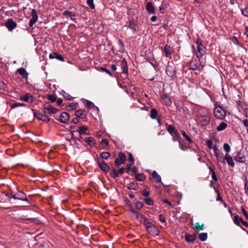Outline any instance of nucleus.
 <instances>
[{"mask_svg": "<svg viewBox=\"0 0 248 248\" xmlns=\"http://www.w3.org/2000/svg\"><path fill=\"white\" fill-rule=\"evenodd\" d=\"M214 115L217 119L219 120H224L226 117L225 111L217 102L214 104Z\"/></svg>", "mask_w": 248, "mask_h": 248, "instance_id": "nucleus-1", "label": "nucleus"}, {"mask_svg": "<svg viewBox=\"0 0 248 248\" xmlns=\"http://www.w3.org/2000/svg\"><path fill=\"white\" fill-rule=\"evenodd\" d=\"M7 196H8L10 201H11L12 199H14L23 201L29 202L26 195L22 191H18L15 194L12 193L11 194L9 195H7Z\"/></svg>", "mask_w": 248, "mask_h": 248, "instance_id": "nucleus-2", "label": "nucleus"}, {"mask_svg": "<svg viewBox=\"0 0 248 248\" xmlns=\"http://www.w3.org/2000/svg\"><path fill=\"white\" fill-rule=\"evenodd\" d=\"M214 150L217 161L221 163L223 165H225V155H224V154L220 151L217 147H214Z\"/></svg>", "mask_w": 248, "mask_h": 248, "instance_id": "nucleus-3", "label": "nucleus"}, {"mask_svg": "<svg viewBox=\"0 0 248 248\" xmlns=\"http://www.w3.org/2000/svg\"><path fill=\"white\" fill-rule=\"evenodd\" d=\"M197 45V48L198 50V58L202 57L205 54V48L203 45H202L200 40H197L196 41Z\"/></svg>", "mask_w": 248, "mask_h": 248, "instance_id": "nucleus-4", "label": "nucleus"}, {"mask_svg": "<svg viewBox=\"0 0 248 248\" xmlns=\"http://www.w3.org/2000/svg\"><path fill=\"white\" fill-rule=\"evenodd\" d=\"M44 109L45 110L44 113H48L49 114H56L58 109L56 108H53L49 103H46L44 105Z\"/></svg>", "mask_w": 248, "mask_h": 248, "instance_id": "nucleus-5", "label": "nucleus"}, {"mask_svg": "<svg viewBox=\"0 0 248 248\" xmlns=\"http://www.w3.org/2000/svg\"><path fill=\"white\" fill-rule=\"evenodd\" d=\"M148 233L152 235L156 236L159 234V232L156 227L152 223L146 228Z\"/></svg>", "mask_w": 248, "mask_h": 248, "instance_id": "nucleus-6", "label": "nucleus"}, {"mask_svg": "<svg viewBox=\"0 0 248 248\" xmlns=\"http://www.w3.org/2000/svg\"><path fill=\"white\" fill-rule=\"evenodd\" d=\"M56 119L59 120L61 123L67 124L70 119V115L65 112H62L59 118H56Z\"/></svg>", "mask_w": 248, "mask_h": 248, "instance_id": "nucleus-7", "label": "nucleus"}, {"mask_svg": "<svg viewBox=\"0 0 248 248\" xmlns=\"http://www.w3.org/2000/svg\"><path fill=\"white\" fill-rule=\"evenodd\" d=\"M126 159V157L125 155L123 153H120L119 154V158L115 160V163L117 166L119 167L122 164L125 163Z\"/></svg>", "mask_w": 248, "mask_h": 248, "instance_id": "nucleus-8", "label": "nucleus"}, {"mask_svg": "<svg viewBox=\"0 0 248 248\" xmlns=\"http://www.w3.org/2000/svg\"><path fill=\"white\" fill-rule=\"evenodd\" d=\"M20 100L27 103H32L34 100V97L30 93H26L20 97Z\"/></svg>", "mask_w": 248, "mask_h": 248, "instance_id": "nucleus-9", "label": "nucleus"}, {"mask_svg": "<svg viewBox=\"0 0 248 248\" xmlns=\"http://www.w3.org/2000/svg\"><path fill=\"white\" fill-rule=\"evenodd\" d=\"M34 115L39 120L44 122L48 123L50 121L49 118L46 115L43 114L38 111L34 112Z\"/></svg>", "mask_w": 248, "mask_h": 248, "instance_id": "nucleus-10", "label": "nucleus"}, {"mask_svg": "<svg viewBox=\"0 0 248 248\" xmlns=\"http://www.w3.org/2000/svg\"><path fill=\"white\" fill-rule=\"evenodd\" d=\"M209 115H210L209 112L206 108H201L198 110V119L203 117L207 118V116Z\"/></svg>", "mask_w": 248, "mask_h": 248, "instance_id": "nucleus-11", "label": "nucleus"}, {"mask_svg": "<svg viewBox=\"0 0 248 248\" xmlns=\"http://www.w3.org/2000/svg\"><path fill=\"white\" fill-rule=\"evenodd\" d=\"M31 18L29 22V26L30 27H32L38 20L37 12L34 9H32L31 10Z\"/></svg>", "mask_w": 248, "mask_h": 248, "instance_id": "nucleus-12", "label": "nucleus"}, {"mask_svg": "<svg viewBox=\"0 0 248 248\" xmlns=\"http://www.w3.org/2000/svg\"><path fill=\"white\" fill-rule=\"evenodd\" d=\"M98 164L100 168L104 171L107 172L109 170V167L102 160H98Z\"/></svg>", "mask_w": 248, "mask_h": 248, "instance_id": "nucleus-13", "label": "nucleus"}, {"mask_svg": "<svg viewBox=\"0 0 248 248\" xmlns=\"http://www.w3.org/2000/svg\"><path fill=\"white\" fill-rule=\"evenodd\" d=\"M146 9L149 14H155V7L152 2H148L146 5Z\"/></svg>", "mask_w": 248, "mask_h": 248, "instance_id": "nucleus-14", "label": "nucleus"}, {"mask_svg": "<svg viewBox=\"0 0 248 248\" xmlns=\"http://www.w3.org/2000/svg\"><path fill=\"white\" fill-rule=\"evenodd\" d=\"M6 25L9 31L13 30L16 27V23L12 19H8L6 23Z\"/></svg>", "mask_w": 248, "mask_h": 248, "instance_id": "nucleus-15", "label": "nucleus"}, {"mask_svg": "<svg viewBox=\"0 0 248 248\" xmlns=\"http://www.w3.org/2000/svg\"><path fill=\"white\" fill-rule=\"evenodd\" d=\"M234 159L236 161L240 163H243L245 161V156L240 152L237 153V155L234 156Z\"/></svg>", "mask_w": 248, "mask_h": 248, "instance_id": "nucleus-16", "label": "nucleus"}, {"mask_svg": "<svg viewBox=\"0 0 248 248\" xmlns=\"http://www.w3.org/2000/svg\"><path fill=\"white\" fill-rule=\"evenodd\" d=\"M76 115L81 119H85L86 118V114L85 110L81 109L76 111Z\"/></svg>", "mask_w": 248, "mask_h": 248, "instance_id": "nucleus-17", "label": "nucleus"}, {"mask_svg": "<svg viewBox=\"0 0 248 248\" xmlns=\"http://www.w3.org/2000/svg\"><path fill=\"white\" fill-rule=\"evenodd\" d=\"M167 131L172 136H177L179 135L178 132L175 130L174 126L172 125H168L167 127Z\"/></svg>", "mask_w": 248, "mask_h": 248, "instance_id": "nucleus-18", "label": "nucleus"}, {"mask_svg": "<svg viewBox=\"0 0 248 248\" xmlns=\"http://www.w3.org/2000/svg\"><path fill=\"white\" fill-rule=\"evenodd\" d=\"M49 58L50 59H56L61 61H63V58L62 56V55H59L57 52H54L52 54H50L49 55Z\"/></svg>", "mask_w": 248, "mask_h": 248, "instance_id": "nucleus-19", "label": "nucleus"}, {"mask_svg": "<svg viewBox=\"0 0 248 248\" xmlns=\"http://www.w3.org/2000/svg\"><path fill=\"white\" fill-rule=\"evenodd\" d=\"M225 160H226L228 164L232 167L234 166V163L233 162L232 157L229 155V154H226L225 155Z\"/></svg>", "mask_w": 248, "mask_h": 248, "instance_id": "nucleus-20", "label": "nucleus"}, {"mask_svg": "<svg viewBox=\"0 0 248 248\" xmlns=\"http://www.w3.org/2000/svg\"><path fill=\"white\" fill-rule=\"evenodd\" d=\"M164 51L165 53V56L168 57L171 55L172 49L170 47V46H168L167 45H166L164 47Z\"/></svg>", "mask_w": 248, "mask_h": 248, "instance_id": "nucleus-21", "label": "nucleus"}, {"mask_svg": "<svg viewBox=\"0 0 248 248\" xmlns=\"http://www.w3.org/2000/svg\"><path fill=\"white\" fill-rule=\"evenodd\" d=\"M63 15L65 16H67L70 17V19L73 20L75 21L76 19L75 18V14L72 12L69 11H65L63 13Z\"/></svg>", "mask_w": 248, "mask_h": 248, "instance_id": "nucleus-22", "label": "nucleus"}, {"mask_svg": "<svg viewBox=\"0 0 248 248\" xmlns=\"http://www.w3.org/2000/svg\"><path fill=\"white\" fill-rule=\"evenodd\" d=\"M199 66V63L196 60H192L190 62L189 68L192 70H196Z\"/></svg>", "mask_w": 248, "mask_h": 248, "instance_id": "nucleus-23", "label": "nucleus"}, {"mask_svg": "<svg viewBox=\"0 0 248 248\" xmlns=\"http://www.w3.org/2000/svg\"><path fill=\"white\" fill-rule=\"evenodd\" d=\"M127 188L129 189L136 190L139 188V186L137 183L131 182L127 184Z\"/></svg>", "mask_w": 248, "mask_h": 248, "instance_id": "nucleus-24", "label": "nucleus"}, {"mask_svg": "<svg viewBox=\"0 0 248 248\" xmlns=\"http://www.w3.org/2000/svg\"><path fill=\"white\" fill-rule=\"evenodd\" d=\"M18 73L22 77L24 78H27L28 77V74L26 71V69L24 68H20L17 70Z\"/></svg>", "mask_w": 248, "mask_h": 248, "instance_id": "nucleus-25", "label": "nucleus"}, {"mask_svg": "<svg viewBox=\"0 0 248 248\" xmlns=\"http://www.w3.org/2000/svg\"><path fill=\"white\" fill-rule=\"evenodd\" d=\"M88 130V128L85 126H81L80 127H78V129L77 130L80 135L82 134H88V133L87 132Z\"/></svg>", "mask_w": 248, "mask_h": 248, "instance_id": "nucleus-26", "label": "nucleus"}, {"mask_svg": "<svg viewBox=\"0 0 248 248\" xmlns=\"http://www.w3.org/2000/svg\"><path fill=\"white\" fill-rule=\"evenodd\" d=\"M121 65L122 69V72L123 73H126L127 72V65L126 62L124 59L122 61Z\"/></svg>", "mask_w": 248, "mask_h": 248, "instance_id": "nucleus-27", "label": "nucleus"}, {"mask_svg": "<svg viewBox=\"0 0 248 248\" xmlns=\"http://www.w3.org/2000/svg\"><path fill=\"white\" fill-rule=\"evenodd\" d=\"M227 127V123L222 122L219 124L217 126V130L218 131H221L224 130Z\"/></svg>", "mask_w": 248, "mask_h": 248, "instance_id": "nucleus-28", "label": "nucleus"}, {"mask_svg": "<svg viewBox=\"0 0 248 248\" xmlns=\"http://www.w3.org/2000/svg\"><path fill=\"white\" fill-rule=\"evenodd\" d=\"M152 176L153 178L155 180L157 183H160L161 181V178L160 176L157 173V172L154 170L152 173Z\"/></svg>", "mask_w": 248, "mask_h": 248, "instance_id": "nucleus-29", "label": "nucleus"}, {"mask_svg": "<svg viewBox=\"0 0 248 248\" xmlns=\"http://www.w3.org/2000/svg\"><path fill=\"white\" fill-rule=\"evenodd\" d=\"M140 222L144 225L146 228L147 227V226H149L152 223V222H150L147 218L144 217Z\"/></svg>", "mask_w": 248, "mask_h": 248, "instance_id": "nucleus-30", "label": "nucleus"}, {"mask_svg": "<svg viewBox=\"0 0 248 248\" xmlns=\"http://www.w3.org/2000/svg\"><path fill=\"white\" fill-rule=\"evenodd\" d=\"M207 118L203 117V118H200L199 119V121L202 123L203 124H207L210 120V115L207 116Z\"/></svg>", "mask_w": 248, "mask_h": 248, "instance_id": "nucleus-31", "label": "nucleus"}, {"mask_svg": "<svg viewBox=\"0 0 248 248\" xmlns=\"http://www.w3.org/2000/svg\"><path fill=\"white\" fill-rule=\"evenodd\" d=\"M94 140V138L91 137L86 138L85 140V141L88 143L90 146L94 145L95 144Z\"/></svg>", "mask_w": 248, "mask_h": 248, "instance_id": "nucleus-32", "label": "nucleus"}, {"mask_svg": "<svg viewBox=\"0 0 248 248\" xmlns=\"http://www.w3.org/2000/svg\"><path fill=\"white\" fill-rule=\"evenodd\" d=\"M242 218L238 216H235L233 219L234 223L237 226H240V222L242 221Z\"/></svg>", "mask_w": 248, "mask_h": 248, "instance_id": "nucleus-33", "label": "nucleus"}, {"mask_svg": "<svg viewBox=\"0 0 248 248\" xmlns=\"http://www.w3.org/2000/svg\"><path fill=\"white\" fill-rule=\"evenodd\" d=\"M194 229L198 231H202L204 229V224L200 225L199 222H197L195 224Z\"/></svg>", "mask_w": 248, "mask_h": 248, "instance_id": "nucleus-34", "label": "nucleus"}, {"mask_svg": "<svg viewBox=\"0 0 248 248\" xmlns=\"http://www.w3.org/2000/svg\"><path fill=\"white\" fill-rule=\"evenodd\" d=\"M195 236L194 235L186 234V239L187 242H193L195 240Z\"/></svg>", "mask_w": 248, "mask_h": 248, "instance_id": "nucleus-35", "label": "nucleus"}, {"mask_svg": "<svg viewBox=\"0 0 248 248\" xmlns=\"http://www.w3.org/2000/svg\"><path fill=\"white\" fill-rule=\"evenodd\" d=\"M157 111L155 108L151 109L150 111V117L152 119L156 118L157 117Z\"/></svg>", "mask_w": 248, "mask_h": 248, "instance_id": "nucleus-36", "label": "nucleus"}, {"mask_svg": "<svg viewBox=\"0 0 248 248\" xmlns=\"http://www.w3.org/2000/svg\"><path fill=\"white\" fill-rule=\"evenodd\" d=\"M26 105L24 103H15L11 105V108H15L18 107H25Z\"/></svg>", "mask_w": 248, "mask_h": 248, "instance_id": "nucleus-37", "label": "nucleus"}, {"mask_svg": "<svg viewBox=\"0 0 248 248\" xmlns=\"http://www.w3.org/2000/svg\"><path fill=\"white\" fill-rule=\"evenodd\" d=\"M145 177L144 174H137L136 175V179L137 180L139 181H143L144 180Z\"/></svg>", "mask_w": 248, "mask_h": 248, "instance_id": "nucleus-38", "label": "nucleus"}, {"mask_svg": "<svg viewBox=\"0 0 248 248\" xmlns=\"http://www.w3.org/2000/svg\"><path fill=\"white\" fill-rule=\"evenodd\" d=\"M206 144L208 146V147L210 149H212L213 148H214V147H216V146L215 145H214V144H213V141H212V140H208L206 141Z\"/></svg>", "mask_w": 248, "mask_h": 248, "instance_id": "nucleus-39", "label": "nucleus"}, {"mask_svg": "<svg viewBox=\"0 0 248 248\" xmlns=\"http://www.w3.org/2000/svg\"><path fill=\"white\" fill-rule=\"evenodd\" d=\"M101 156L103 159H108L110 156V154L108 152H104L101 153Z\"/></svg>", "mask_w": 248, "mask_h": 248, "instance_id": "nucleus-40", "label": "nucleus"}, {"mask_svg": "<svg viewBox=\"0 0 248 248\" xmlns=\"http://www.w3.org/2000/svg\"><path fill=\"white\" fill-rule=\"evenodd\" d=\"M135 203L136 208L138 210L141 209L143 206V203L140 201H135Z\"/></svg>", "mask_w": 248, "mask_h": 248, "instance_id": "nucleus-41", "label": "nucleus"}, {"mask_svg": "<svg viewBox=\"0 0 248 248\" xmlns=\"http://www.w3.org/2000/svg\"><path fill=\"white\" fill-rule=\"evenodd\" d=\"M207 238V234L206 233H201L199 235V239L202 241H205Z\"/></svg>", "mask_w": 248, "mask_h": 248, "instance_id": "nucleus-42", "label": "nucleus"}, {"mask_svg": "<svg viewBox=\"0 0 248 248\" xmlns=\"http://www.w3.org/2000/svg\"><path fill=\"white\" fill-rule=\"evenodd\" d=\"M126 206L128 209L132 213H135L136 210L133 208L132 205L129 203V202L128 201L126 202Z\"/></svg>", "mask_w": 248, "mask_h": 248, "instance_id": "nucleus-43", "label": "nucleus"}, {"mask_svg": "<svg viewBox=\"0 0 248 248\" xmlns=\"http://www.w3.org/2000/svg\"><path fill=\"white\" fill-rule=\"evenodd\" d=\"M87 3L91 9H94L95 8L93 0H87Z\"/></svg>", "mask_w": 248, "mask_h": 248, "instance_id": "nucleus-44", "label": "nucleus"}, {"mask_svg": "<svg viewBox=\"0 0 248 248\" xmlns=\"http://www.w3.org/2000/svg\"><path fill=\"white\" fill-rule=\"evenodd\" d=\"M134 216H135L136 218L139 221H140L141 219L143 218V216L142 215L140 214V213H138L136 211L135 213H133Z\"/></svg>", "mask_w": 248, "mask_h": 248, "instance_id": "nucleus-45", "label": "nucleus"}, {"mask_svg": "<svg viewBox=\"0 0 248 248\" xmlns=\"http://www.w3.org/2000/svg\"><path fill=\"white\" fill-rule=\"evenodd\" d=\"M145 202L148 205H152L154 204L153 201L150 198H146L145 199Z\"/></svg>", "mask_w": 248, "mask_h": 248, "instance_id": "nucleus-46", "label": "nucleus"}, {"mask_svg": "<svg viewBox=\"0 0 248 248\" xmlns=\"http://www.w3.org/2000/svg\"><path fill=\"white\" fill-rule=\"evenodd\" d=\"M223 148L226 154H229L231 150V147L228 143H224L223 145Z\"/></svg>", "mask_w": 248, "mask_h": 248, "instance_id": "nucleus-47", "label": "nucleus"}, {"mask_svg": "<svg viewBox=\"0 0 248 248\" xmlns=\"http://www.w3.org/2000/svg\"><path fill=\"white\" fill-rule=\"evenodd\" d=\"M85 106L88 108H93L94 104L93 103H92V102H91L90 101L86 100Z\"/></svg>", "mask_w": 248, "mask_h": 248, "instance_id": "nucleus-48", "label": "nucleus"}, {"mask_svg": "<svg viewBox=\"0 0 248 248\" xmlns=\"http://www.w3.org/2000/svg\"><path fill=\"white\" fill-rule=\"evenodd\" d=\"M182 136L185 137L186 138V139L188 140V141L189 142V143H191L192 142V140L191 139H190V138L186 134V132H185V131H183L182 133Z\"/></svg>", "mask_w": 248, "mask_h": 248, "instance_id": "nucleus-49", "label": "nucleus"}, {"mask_svg": "<svg viewBox=\"0 0 248 248\" xmlns=\"http://www.w3.org/2000/svg\"><path fill=\"white\" fill-rule=\"evenodd\" d=\"M129 27L134 32L136 31V29L135 28V24L133 21L130 22Z\"/></svg>", "mask_w": 248, "mask_h": 248, "instance_id": "nucleus-50", "label": "nucleus"}, {"mask_svg": "<svg viewBox=\"0 0 248 248\" xmlns=\"http://www.w3.org/2000/svg\"><path fill=\"white\" fill-rule=\"evenodd\" d=\"M241 11L243 16L248 17V7H246L245 9H241Z\"/></svg>", "mask_w": 248, "mask_h": 248, "instance_id": "nucleus-51", "label": "nucleus"}, {"mask_svg": "<svg viewBox=\"0 0 248 248\" xmlns=\"http://www.w3.org/2000/svg\"><path fill=\"white\" fill-rule=\"evenodd\" d=\"M111 175L113 178H116L119 176V172L116 170L113 169L111 172Z\"/></svg>", "mask_w": 248, "mask_h": 248, "instance_id": "nucleus-52", "label": "nucleus"}, {"mask_svg": "<svg viewBox=\"0 0 248 248\" xmlns=\"http://www.w3.org/2000/svg\"><path fill=\"white\" fill-rule=\"evenodd\" d=\"M101 70L103 72H105L106 73H107L108 75H109L110 77H113V75L112 73L110 72V71L108 70V69L105 68V67H101Z\"/></svg>", "mask_w": 248, "mask_h": 248, "instance_id": "nucleus-53", "label": "nucleus"}, {"mask_svg": "<svg viewBox=\"0 0 248 248\" xmlns=\"http://www.w3.org/2000/svg\"><path fill=\"white\" fill-rule=\"evenodd\" d=\"M128 160L130 162H131L132 164H134V159L133 157V155L131 153H129V158Z\"/></svg>", "mask_w": 248, "mask_h": 248, "instance_id": "nucleus-54", "label": "nucleus"}, {"mask_svg": "<svg viewBox=\"0 0 248 248\" xmlns=\"http://www.w3.org/2000/svg\"><path fill=\"white\" fill-rule=\"evenodd\" d=\"M101 144L105 146H107L108 145V141L106 139H103L101 141Z\"/></svg>", "mask_w": 248, "mask_h": 248, "instance_id": "nucleus-55", "label": "nucleus"}, {"mask_svg": "<svg viewBox=\"0 0 248 248\" xmlns=\"http://www.w3.org/2000/svg\"><path fill=\"white\" fill-rule=\"evenodd\" d=\"M242 211L246 219L248 220V214L246 212V210L244 208H242Z\"/></svg>", "mask_w": 248, "mask_h": 248, "instance_id": "nucleus-56", "label": "nucleus"}, {"mask_svg": "<svg viewBox=\"0 0 248 248\" xmlns=\"http://www.w3.org/2000/svg\"><path fill=\"white\" fill-rule=\"evenodd\" d=\"M212 178L215 181H217V177L216 176L215 172L214 170H212Z\"/></svg>", "mask_w": 248, "mask_h": 248, "instance_id": "nucleus-57", "label": "nucleus"}, {"mask_svg": "<svg viewBox=\"0 0 248 248\" xmlns=\"http://www.w3.org/2000/svg\"><path fill=\"white\" fill-rule=\"evenodd\" d=\"M48 98H49V100H50L52 102H55V101L56 100V97L54 95H49Z\"/></svg>", "mask_w": 248, "mask_h": 248, "instance_id": "nucleus-58", "label": "nucleus"}, {"mask_svg": "<svg viewBox=\"0 0 248 248\" xmlns=\"http://www.w3.org/2000/svg\"><path fill=\"white\" fill-rule=\"evenodd\" d=\"M159 220L161 222H166V218L163 215H159Z\"/></svg>", "mask_w": 248, "mask_h": 248, "instance_id": "nucleus-59", "label": "nucleus"}, {"mask_svg": "<svg viewBox=\"0 0 248 248\" xmlns=\"http://www.w3.org/2000/svg\"><path fill=\"white\" fill-rule=\"evenodd\" d=\"M68 108H69V110H74V109H75L76 107V105L75 104H73V103H72V104H70L69 106H68Z\"/></svg>", "mask_w": 248, "mask_h": 248, "instance_id": "nucleus-60", "label": "nucleus"}, {"mask_svg": "<svg viewBox=\"0 0 248 248\" xmlns=\"http://www.w3.org/2000/svg\"><path fill=\"white\" fill-rule=\"evenodd\" d=\"M232 42L236 45H239V41L236 37H233L232 39Z\"/></svg>", "mask_w": 248, "mask_h": 248, "instance_id": "nucleus-61", "label": "nucleus"}, {"mask_svg": "<svg viewBox=\"0 0 248 248\" xmlns=\"http://www.w3.org/2000/svg\"><path fill=\"white\" fill-rule=\"evenodd\" d=\"M217 197L216 200L217 201L223 202L222 198L221 196H220L219 193L218 192H217Z\"/></svg>", "mask_w": 248, "mask_h": 248, "instance_id": "nucleus-62", "label": "nucleus"}, {"mask_svg": "<svg viewBox=\"0 0 248 248\" xmlns=\"http://www.w3.org/2000/svg\"><path fill=\"white\" fill-rule=\"evenodd\" d=\"M165 99H166V101H165L166 103L167 104L170 105L171 104V100L169 97L166 96Z\"/></svg>", "mask_w": 248, "mask_h": 248, "instance_id": "nucleus-63", "label": "nucleus"}, {"mask_svg": "<svg viewBox=\"0 0 248 248\" xmlns=\"http://www.w3.org/2000/svg\"><path fill=\"white\" fill-rule=\"evenodd\" d=\"M243 123L244 125L246 127H248V119H244L243 121Z\"/></svg>", "mask_w": 248, "mask_h": 248, "instance_id": "nucleus-64", "label": "nucleus"}]
</instances>
